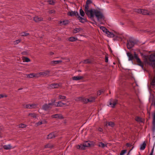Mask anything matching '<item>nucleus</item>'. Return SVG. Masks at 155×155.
I'll list each match as a JSON object with an SVG mask.
<instances>
[{
	"label": "nucleus",
	"instance_id": "obj_48",
	"mask_svg": "<svg viewBox=\"0 0 155 155\" xmlns=\"http://www.w3.org/2000/svg\"><path fill=\"white\" fill-rule=\"evenodd\" d=\"M42 123L41 121H39L36 124V125L37 126L40 125H41L42 124Z\"/></svg>",
	"mask_w": 155,
	"mask_h": 155
},
{
	"label": "nucleus",
	"instance_id": "obj_38",
	"mask_svg": "<svg viewBox=\"0 0 155 155\" xmlns=\"http://www.w3.org/2000/svg\"><path fill=\"white\" fill-rule=\"evenodd\" d=\"M82 62H83V63L84 64L89 63L91 62L88 59L84 60Z\"/></svg>",
	"mask_w": 155,
	"mask_h": 155
},
{
	"label": "nucleus",
	"instance_id": "obj_29",
	"mask_svg": "<svg viewBox=\"0 0 155 155\" xmlns=\"http://www.w3.org/2000/svg\"><path fill=\"white\" fill-rule=\"evenodd\" d=\"M100 29H101L104 32L106 33V32L108 30L104 26H101L100 27Z\"/></svg>",
	"mask_w": 155,
	"mask_h": 155
},
{
	"label": "nucleus",
	"instance_id": "obj_21",
	"mask_svg": "<svg viewBox=\"0 0 155 155\" xmlns=\"http://www.w3.org/2000/svg\"><path fill=\"white\" fill-rule=\"evenodd\" d=\"M150 61H155V54H151L149 58Z\"/></svg>",
	"mask_w": 155,
	"mask_h": 155
},
{
	"label": "nucleus",
	"instance_id": "obj_1",
	"mask_svg": "<svg viewBox=\"0 0 155 155\" xmlns=\"http://www.w3.org/2000/svg\"><path fill=\"white\" fill-rule=\"evenodd\" d=\"M92 16L90 15V16L91 18H93L94 16H95L98 21L104 20V17L102 13L97 10L93 9L92 12Z\"/></svg>",
	"mask_w": 155,
	"mask_h": 155
},
{
	"label": "nucleus",
	"instance_id": "obj_42",
	"mask_svg": "<svg viewBox=\"0 0 155 155\" xmlns=\"http://www.w3.org/2000/svg\"><path fill=\"white\" fill-rule=\"evenodd\" d=\"M108 125L109 126H110L112 127H113L114 125V123L112 122H109Z\"/></svg>",
	"mask_w": 155,
	"mask_h": 155
},
{
	"label": "nucleus",
	"instance_id": "obj_13",
	"mask_svg": "<svg viewBox=\"0 0 155 155\" xmlns=\"http://www.w3.org/2000/svg\"><path fill=\"white\" fill-rule=\"evenodd\" d=\"M153 127L152 129L153 131L154 132L155 131V111L153 114Z\"/></svg>",
	"mask_w": 155,
	"mask_h": 155
},
{
	"label": "nucleus",
	"instance_id": "obj_59",
	"mask_svg": "<svg viewBox=\"0 0 155 155\" xmlns=\"http://www.w3.org/2000/svg\"><path fill=\"white\" fill-rule=\"evenodd\" d=\"M27 53V52H23V54H24V55H27V54H26V53Z\"/></svg>",
	"mask_w": 155,
	"mask_h": 155
},
{
	"label": "nucleus",
	"instance_id": "obj_60",
	"mask_svg": "<svg viewBox=\"0 0 155 155\" xmlns=\"http://www.w3.org/2000/svg\"><path fill=\"white\" fill-rule=\"evenodd\" d=\"M154 67L155 69V62H154L153 63Z\"/></svg>",
	"mask_w": 155,
	"mask_h": 155
},
{
	"label": "nucleus",
	"instance_id": "obj_20",
	"mask_svg": "<svg viewBox=\"0 0 155 155\" xmlns=\"http://www.w3.org/2000/svg\"><path fill=\"white\" fill-rule=\"evenodd\" d=\"M77 17L79 20L80 21L81 23H84L87 21L86 18H82V17H80L79 15Z\"/></svg>",
	"mask_w": 155,
	"mask_h": 155
},
{
	"label": "nucleus",
	"instance_id": "obj_17",
	"mask_svg": "<svg viewBox=\"0 0 155 155\" xmlns=\"http://www.w3.org/2000/svg\"><path fill=\"white\" fill-rule=\"evenodd\" d=\"M26 75L27 77H28L31 78H33L34 77H38V74H34L33 73H31L30 74H26Z\"/></svg>",
	"mask_w": 155,
	"mask_h": 155
},
{
	"label": "nucleus",
	"instance_id": "obj_19",
	"mask_svg": "<svg viewBox=\"0 0 155 155\" xmlns=\"http://www.w3.org/2000/svg\"><path fill=\"white\" fill-rule=\"evenodd\" d=\"M62 62V61L61 60L53 61L51 62V64L54 65V64H60Z\"/></svg>",
	"mask_w": 155,
	"mask_h": 155
},
{
	"label": "nucleus",
	"instance_id": "obj_31",
	"mask_svg": "<svg viewBox=\"0 0 155 155\" xmlns=\"http://www.w3.org/2000/svg\"><path fill=\"white\" fill-rule=\"evenodd\" d=\"M84 145L85 147H89L90 146L91 144L88 141H86L84 143Z\"/></svg>",
	"mask_w": 155,
	"mask_h": 155
},
{
	"label": "nucleus",
	"instance_id": "obj_12",
	"mask_svg": "<svg viewBox=\"0 0 155 155\" xmlns=\"http://www.w3.org/2000/svg\"><path fill=\"white\" fill-rule=\"evenodd\" d=\"M34 20L36 22H39L43 20V18L38 16H35L34 18Z\"/></svg>",
	"mask_w": 155,
	"mask_h": 155
},
{
	"label": "nucleus",
	"instance_id": "obj_3",
	"mask_svg": "<svg viewBox=\"0 0 155 155\" xmlns=\"http://www.w3.org/2000/svg\"><path fill=\"white\" fill-rule=\"evenodd\" d=\"M89 6L87 5H85L84 7V11L86 14L88 16H90V15H92V12L93 9L89 10Z\"/></svg>",
	"mask_w": 155,
	"mask_h": 155
},
{
	"label": "nucleus",
	"instance_id": "obj_40",
	"mask_svg": "<svg viewBox=\"0 0 155 155\" xmlns=\"http://www.w3.org/2000/svg\"><path fill=\"white\" fill-rule=\"evenodd\" d=\"M66 97L65 96H62V95H59V96L58 99H64L66 98Z\"/></svg>",
	"mask_w": 155,
	"mask_h": 155
},
{
	"label": "nucleus",
	"instance_id": "obj_37",
	"mask_svg": "<svg viewBox=\"0 0 155 155\" xmlns=\"http://www.w3.org/2000/svg\"><path fill=\"white\" fill-rule=\"evenodd\" d=\"M23 61L25 62H29L30 61V60L28 58L24 57L23 59Z\"/></svg>",
	"mask_w": 155,
	"mask_h": 155
},
{
	"label": "nucleus",
	"instance_id": "obj_6",
	"mask_svg": "<svg viewBox=\"0 0 155 155\" xmlns=\"http://www.w3.org/2000/svg\"><path fill=\"white\" fill-rule=\"evenodd\" d=\"M135 12L138 13L142 14L144 15H148L149 14L147 10L141 9H136Z\"/></svg>",
	"mask_w": 155,
	"mask_h": 155
},
{
	"label": "nucleus",
	"instance_id": "obj_22",
	"mask_svg": "<svg viewBox=\"0 0 155 155\" xmlns=\"http://www.w3.org/2000/svg\"><path fill=\"white\" fill-rule=\"evenodd\" d=\"M106 34L107 35V36L109 37L112 38L114 36V34L113 33L110 32L108 30L106 32Z\"/></svg>",
	"mask_w": 155,
	"mask_h": 155
},
{
	"label": "nucleus",
	"instance_id": "obj_7",
	"mask_svg": "<svg viewBox=\"0 0 155 155\" xmlns=\"http://www.w3.org/2000/svg\"><path fill=\"white\" fill-rule=\"evenodd\" d=\"M118 102L117 100L116 99H111L109 102V104L108 106L112 107H114L115 105L117 104Z\"/></svg>",
	"mask_w": 155,
	"mask_h": 155
},
{
	"label": "nucleus",
	"instance_id": "obj_54",
	"mask_svg": "<svg viewBox=\"0 0 155 155\" xmlns=\"http://www.w3.org/2000/svg\"><path fill=\"white\" fill-rule=\"evenodd\" d=\"M98 130L100 132H102L103 131V129L101 127H99L98 129Z\"/></svg>",
	"mask_w": 155,
	"mask_h": 155
},
{
	"label": "nucleus",
	"instance_id": "obj_53",
	"mask_svg": "<svg viewBox=\"0 0 155 155\" xmlns=\"http://www.w3.org/2000/svg\"><path fill=\"white\" fill-rule=\"evenodd\" d=\"M105 61L106 62H108V57L107 56H105Z\"/></svg>",
	"mask_w": 155,
	"mask_h": 155
},
{
	"label": "nucleus",
	"instance_id": "obj_33",
	"mask_svg": "<svg viewBox=\"0 0 155 155\" xmlns=\"http://www.w3.org/2000/svg\"><path fill=\"white\" fill-rule=\"evenodd\" d=\"M28 116L32 117L35 118L36 117V114L34 113H29L28 114Z\"/></svg>",
	"mask_w": 155,
	"mask_h": 155
},
{
	"label": "nucleus",
	"instance_id": "obj_27",
	"mask_svg": "<svg viewBox=\"0 0 155 155\" xmlns=\"http://www.w3.org/2000/svg\"><path fill=\"white\" fill-rule=\"evenodd\" d=\"M95 98L94 97H92L90 98L89 99H87V102H92L95 100Z\"/></svg>",
	"mask_w": 155,
	"mask_h": 155
},
{
	"label": "nucleus",
	"instance_id": "obj_62",
	"mask_svg": "<svg viewBox=\"0 0 155 155\" xmlns=\"http://www.w3.org/2000/svg\"><path fill=\"white\" fill-rule=\"evenodd\" d=\"M54 53H51V54H50V55H52Z\"/></svg>",
	"mask_w": 155,
	"mask_h": 155
},
{
	"label": "nucleus",
	"instance_id": "obj_8",
	"mask_svg": "<svg viewBox=\"0 0 155 155\" xmlns=\"http://www.w3.org/2000/svg\"><path fill=\"white\" fill-rule=\"evenodd\" d=\"M23 107L25 108H35L37 107V105L34 104H23Z\"/></svg>",
	"mask_w": 155,
	"mask_h": 155
},
{
	"label": "nucleus",
	"instance_id": "obj_30",
	"mask_svg": "<svg viewBox=\"0 0 155 155\" xmlns=\"http://www.w3.org/2000/svg\"><path fill=\"white\" fill-rule=\"evenodd\" d=\"M60 23H62L63 25H66L68 24V20H64L63 21H61Z\"/></svg>",
	"mask_w": 155,
	"mask_h": 155
},
{
	"label": "nucleus",
	"instance_id": "obj_58",
	"mask_svg": "<svg viewBox=\"0 0 155 155\" xmlns=\"http://www.w3.org/2000/svg\"><path fill=\"white\" fill-rule=\"evenodd\" d=\"M4 97V96L2 94H0V98L3 97Z\"/></svg>",
	"mask_w": 155,
	"mask_h": 155
},
{
	"label": "nucleus",
	"instance_id": "obj_35",
	"mask_svg": "<svg viewBox=\"0 0 155 155\" xmlns=\"http://www.w3.org/2000/svg\"><path fill=\"white\" fill-rule=\"evenodd\" d=\"M45 148H52L53 147V146L51 144L49 143L45 146Z\"/></svg>",
	"mask_w": 155,
	"mask_h": 155
},
{
	"label": "nucleus",
	"instance_id": "obj_55",
	"mask_svg": "<svg viewBox=\"0 0 155 155\" xmlns=\"http://www.w3.org/2000/svg\"><path fill=\"white\" fill-rule=\"evenodd\" d=\"M87 99H85L84 100V103H86L88 102H87Z\"/></svg>",
	"mask_w": 155,
	"mask_h": 155
},
{
	"label": "nucleus",
	"instance_id": "obj_39",
	"mask_svg": "<svg viewBox=\"0 0 155 155\" xmlns=\"http://www.w3.org/2000/svg\"><path fill=\"white\" fill-rule=\"evenodd\" d=\"M29 33L27 32H23L21 34V36H27L29 35Z\"/></svg>",
	"mask_w": 155,
	"mask_h": 155
},
{
	"label": "nucleus",
	"instance_id": "obj_47",
	"mask_svg": "<svg viewBox=\"0 0 155 155\" xmlns=\"http://www.w3.org/2000/svg\"><path fill=\"white\" fill-rule=\"evenodd\" d=\"M91 3L92 2L91 0H87L86 2V5H88L89 4Z\"/></svg>",
	"mask_w": 155,
	"mask_h": 155
},
{
	"label": "nucleus",
	"instance_id": "obj_11",
	"mask_svg": "<svg viewBox=\"0 0 155 155\" xmlns=\"http://www.w3.org/2000/svg\"><path fill=\"white\" fill-rule=\"evenodd\" d=\"M68 15L71 16L75 15L77 17L78 15V13L77 12H75V11H71L69 12L68 13Z\"/></svg>",
	"mask_w": 155,
	"mask_h": 155
},
{
	"label": "nucleus",
	"instance_id": "obj_5",
	"mask_svg": "<svg viewBox=\"0 0 155 155\" xmlns=\"http://www.w3.org/2000/svg\"><path fill=\"white\" fill-rule=\"evenodd\" d=\"M136 44L135 41L132 40V39H130L127 41V47L128 49H130L132 48L134 45Z\"/></svg>",
	"mask_w": 155,
	"mask_h": 155
},
{
	"label": "nucleus",
	"instance_id": "obj_9",
	"mask_svg": "<svg viewBox=\"0 0 155 155\" xmlns=\"http://www.w3.org/2000/svg\"><path fill=\"white\" fill-rule=\"evenodd\" d=\"M58 133L57 132L52 133L49 135L47 137V139H51L54 138L58 136Z\"/></svg>",
	"mask_w": 155,
	"mask_h": 155
},
{
	"label": "nucleus",
	"instance_id": "obj_46",
	"mask_svg": "<svg viewBox=\"0 0 155 155\" xmlns=\"http://www.w3.org/2000/svg\"><path fill=\"white\" fill-rule=\"evenodd\" d=\"M26 127V125L23 124H21L19 125V127L21 128H24Z\"/></svg>",
	"mask_w": 155,
	"mask_h": 155
},
{
	"label": "nucleus",
	"instance_id": "obj_25",
	"mask_svg": "<svg viewBox=\"0 0 155 155\" xmlns=\"http://www.w3.org/2000/svg\"><path fill=\"white\" fill-rule=\"evenodd\" d=\"M146 144L145 142H144L143 143L140 145V149L141 150H144L146 147Z\"/></svg>",
	"mask_w": 155,
	"mask_h": 155
},
{
	"label": "nucleus",
	"instance_id": "obj_4",
	"mask_svg": "<svg viewBox=\"0 0 155 155\" xmlns=\"http://www.w3.org/2000/svg\"><path fill=\"white\" fill-rule=\"evenodd\" d=\"M53 105V103H50L48 104H45L43 105L42 107V109L45 110H48L51 108Z\"/></svg>",
	"mask_w": 155,
	"mask_h": 155
},
{
	"label": "nucleus",
	"instance_id": "obj_16",
	"mask_svg": "<svg viewBox=\"0 0 155 155\" xmlns=\"http://www.w3.org/2000/svg\"><path fill=\"white\" fill-rule=\"evenodd\" d=\"M85 147L84 143L83 144H81L80 145H78L76 146V148L79 149L84 150L85 149Z\"/></svg>",
	"mask_w": 155,
	"mask_h": 155
},
{
	"label": "nucleus",
	"instance_id": "obj_24",
	"mask_svg": "<svg viewBox=\"0 0 155 155\" xmlns=\"http://www.w3.org/2000/svg\"><path fill=\"white\" fill-rule=\"evenodd\" d=\"M98 146L99 147L104 148L105 147H107V145L105 144L102 142L99 143Z\"/></svg>",
	"mask_w": 155,
	"mask_h": 155
},
{
	"label": "nucleus",
	"instance_id": "obj_14",
	"mask_svg": "<svg viewBox=\"0 0 155 155\" xmlns=\"http://www.w3.org/2000/svg\"><path fill=\"white\" fill-rule=\"evenodd\" d=\"M52 118H58V119H62L63 117L62 116L61 114H56L54 115H53L51 116Z\"/></svg>",
	"mask_w": 155,
	"mask_h": 155
},
{
	"label": "nucleus",
	"instance_id": "obj_57",
	"mask_svg": "<svg viewBox=\"0 0 155 155\" xmlns=\"http://www.w3.org/2000/svg\"><path fill=\"white\" fill-rule=\"evenodd\" d=\"M2 130L0 128V137H1V133H2Z\"/></svg>",
	"mask_w": 155,
	"mask_h": 155
},
{
	"label": "nucleus",
	"instance_id": "obj_28",
	"mask_svg": "<svg viewBox=\"0 0 155 155\" xmlns=\"http://www.w3.org/2000/svg\"><path fill=\"white\" fill-rule=\"evenodd\" d=\"M65 104L62 103L61 101H59L57 102V106L58 107H62Z\"/></svg>",
	"mask_w": 155,
	"mask_h": 155
},
{
	"label": "nucleus",
	"instance_id": "obj_26",
	"mask_svg": "<svg viewBox=\"0 0 155 155\" xmlns=\"http://www.w3.org/2000/svg\"><path fill=\"white\" fill-rule=\"evenodd\" d=\"M82 29L80 28H76L74 29L73 32L74 33H76L77 32H79L81 31L82 30Z\"/></svg>",
	"mask_w": 155,
	"mask_h": 155
},
{
	"label": "nucleus",
	"instance_id": "obj_34",
	"mask_svg": "<svg viewBox=\"0 0 155 155\" xmlns=\"http://www.w3.org/2000/svg\"><path fill=\"white\" fill-rule=\"evenodd\" d=\"M77 39L74 37H70L69 38V40L71 41H75Z\"/></svg>",
	"mask_w": 155,
	"mask_h": 155
},
{
	"label": "nucleus",
	"instance_id": "obj_61",
	"mask_svg": "<svg viewBox=\"0 0 155 155\" xmlns=\"http://www.w3.org/2000/svg\"><path fill=\"white\" fill-rule=\"evenodd\" d=\"M22 88H19V89H18V90H22Z\"/></svg>",
	"mask_w": 155,
	"mask_h": 155
},
{
	"label": "nucleus",
	"instance_id": "obj_52",
	"mask_svg": "<svg viewBox=\"0 0 155 155\" xmlns=\"http://www.w3.org/2000/svg\"><path fill=\"white\" fill-rule=\"evenodd\" d=\"M55 12V11L54 10H50L49 11V13H51V14L54 13Z\"/></svg>",
	"mask_w": 155,
	"mask_h": 155
},
{
	"label": "nucleus",
	"instance_id": "obj_18",
	"mask_svg": "<svg viewBox=\"0 0 155 155\" xmlns=\"http://www.w3.org/2000/svg\"><path fill=\"white\" fill-rule=\"evenodd\" d=\"M84 77L82 76H74L72 78V79L73 80L78 81L83 79Z\"/></svg>",
	"mask_w": 155,
	"mask_h": 155
},
{
	"label": "nucleus",
	"instance_id": "obj_51",
	"mask_svg": "<svg viewBox=\"0 0 155 155\" xmlns=\"http://www.w3.org/2000/svg\"><path fill=\"white\" fill-rule=\"evenodd\" d=\"M103 92V91H99L97 92V95H100L101 93Z\"/></svg>",
	"mask_w": 155,
	"mask_h": 155
},
{
	"label": "nucleus",
	"instance_id": "obj_2",
	"mask_svg": "<svg viewBox=\"0 0 155 155\" xmlns=\"http://www.w3.org/2000/svg\"><path fill=\"white\" fill-rule=\"evenodd\" d=\"M127 55L128 57L129 61L132 60L134 58H135L138 64V65L141 66L142 68H143V65L140 59L139 58L138 55L136 54L135 52H134V56L130 53L128 52L127 53Z\"/></svg>",
	"mask_w": 155,
	"mask_h": 155
},
{
	"label": "nucleus",
	"instance_id": "obj_41",
	"mask_svg": "<svg viewBox=\"0 0 155 155\" xmlns=\"http://www.w3.org/2000/svg\"><path fill=\"white\" fill-rule=\"evenodd\" d=\"M126 151L127 150H122L120 153V155H124V154L126 153Z\"/></svg>",
	"mask_w": 155,
	"mask_h": 155
},
{
	"label": "nucleus",
	"instance_id": "obj_49",
	"mask_svg": "<svg viewBox=\"0 0 155 155\" xmlns=\"http://www.w3.org/2000/svg\"><path fill=\"white\" fill-rule=\"evenodd\" d=\"M154 146H153V148L151 150V152L150 155H153V151H154Z\"/></svg>",
	"mask_w": 155,
	"mask_h": 155
},
{
	"label": "nucleus",
	"instance_id": "obj_50",
	"mask_svg": "<svg viewBox=\"0 0 155 155\" xmlns=\"http://www.w3.org/2000/svg\"><path fill=\"white\" fill-rule=\"evenodd\" d=\"M132 144H131L130 143H127L126 144V146L127 147H131L132 146Z\"/></svg>",
	"mask_w": 155,
	"mask_h": 155
},
{
	"label": "nucleus",
	"instance_id": "obj_36",
	"mask_svg": "<svg viewBox=\"0 0 155 155\" xmlns=\"http://www.w3.org/2000/svg\"><path fill=\"white\" fill-rule=\"evenodd\" d=\"M135 120L138 122H142L141 118L138 117H136L135 118Z\"/></svg>",
	"mask_w": 155,
	"mask_h": 155
},
{
	"label": "nucleus",
	"instance_id": "obj_15",
	"mask_svg": "<svg viewBox=\"0 0 155 155\" xmlns=\"http://www.w3.org/2000/svg\"><path fill=\"white\" fill-rule=\"evenodd\" d=\"M61 84L60 83L59 84H51V87L54 88H57L61 86Z\"/></svg>",
	"mask_w": 155,
	"mask_h": 155
},
{
	"label": "nucleus",
	"instance_id": "obj_10",
	"mask_svg": "<svg viewBox=\"0 0 155 155\" xmlns=\"http://www.w3.org/2000/svg\"><path fill=\"white\" fill-rule=\"evenodd\" d=\"M49 71H46L44 72H40L38 74V77L40 76H46L49 74Z\"/></svg>",
	"mask_w": 155,
	"mask_h": 155
},
{
	"label": "nucleus",
	"instance_id": "obj_32",
	"mask_svg": "<svg viewBox=\"0 0 155 155\" xmlns=\"http://www.w3.org/2000/svg\"><path fill=\"white\" fill-rule=\"evenodd\" d=\"M80 13L81 15L83 17L84 16L85 13L82 8H81L80 9Z\"/></svg>",
	"mask_w": 155,
	"mask_h": 155
},
{
	"label": "nucleus",
	"instance_id": "obj_23",
	"mask_svg": "<svg viewBox=\"0 0 155 155\" xmlns=\"http://www.w3.org/2000/svg\"><path fill=\"white\" fill-rule=\"evenodd\" d=\"M12 147L10 144L5 145L3 146V148L5 150H9L11 149Z\"/></svg>",
	"mask_w": 155,
	"mask_h": 155
},
{
	"label": "nucleus",
	"instance_id": "obj_43",
	"mask_svg": "<svg viewBox=\"0 0 155 155\" xmlns=\"http://www.w3.org/2000/svg\"><path fill=\"white\" fill-rule=\"evenodd\" d=\"M49 2V3L51 5H54L55 3V2L53 0H49L48 1Z\"/></svg>",
	"mask_w": 155,
	"mask_h": 155
},
{
	"label": "nucleus",
	"instance_id": "obj_44",
	"mask_svg": "<svg viewBox=\"0 0 155 155\" xmlns=\"http://www.w3.org/2000/svg\"><path fill=\"white\" fill-rule=\"evenodd\" d=\"M152 85L155 86V77L154 78L151 83Z\"/></svg>",
	"mask_w": 155,
	"mask_h": 155
},
{
	"label": "nucleus",
	"instance_id": "obj_45",
	"mask_svg": "<svg viewBox=\"0 0 155 155\" xmlns=\"http://www.w3.org/2000/svg\"><path fill=\"white\" fill-rule=\"evenodd\" d=\"M21 40H18L15 41L14 42V45H16L18 44L20 42Z\"/></svg>",
	"mask_w": 155,
	"mask_h": 155
},
{
	"label": "nucleus",
	"instance_id": "obj_56",
	"mask_svg": "<svg viewBox=\"0 0 155 155\" xmlns=\"http://www.w3.org/2000/svg\"><path fill=\"white\" fill-rule=\"evenodd\" d=\"M41 121H42V124H45V123H46V121L45 120H43Z\"/></svg>",
	"mask_w": 155,
	"mask_h": 155
}]
</instances>
